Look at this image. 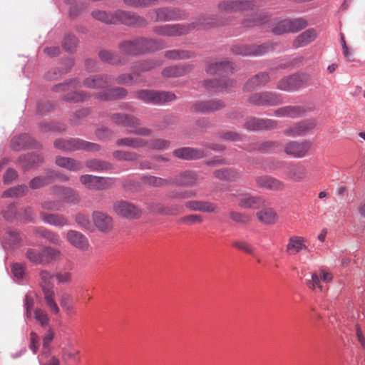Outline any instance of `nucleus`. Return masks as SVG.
<instances>
[{"label": "nucleus", "mask_w": 365, "mask_h": 365, "mask_svg": "<svg viewBox=\"0 0 365 365\" xmlns=\"http://www.w3.org/2000/svg\"><path fill=\"white\" fill-rule=\"evenodd\" d=\"M280 148V144L278 142L267 141L262 143L259 147V150L262 153H272L279 150Z\"/></svg>", "instance_id": "obj_56"}, {"label": "nucleus", "mask_w": 365, "mask_h": 365, "mask_svg": "<svg viewBox=\"0 0 365 365\" xmlns=\"http://www.w3.org/2000/svg\"><path fill=\"white\" fill-rule=\"evenodd\" d=\"M317 37V33L314 29H308L299 34L294 41V48L303 47L313 41Z\"/></svg>", "instance_id": "obj_35"}, {"label": "nucleus", "mask_w": 365, "mask_h": 365, "mask_svg": "<svg viewBox=\"0 0 365 365\" xmlns=\"http://www.w3.org/2000/svg\"><path fill=\"white\" fill-rule=\"evenodd\" d=\"M265 93V104L267 106H274L283 103V99L280 95L272 92Z\"/></svg>", "instance_id": "obj_53"}, {"label": "nucleus", "mask_w": 365, "mask_h": 365, "mask_svg": "<svg viewBox=\"0 0 365 365\" xmlns=\"http://www.w3.org/2000/svg\"><path fill=\"white\" fill-rule=\"evenodd\" d=\"M34 232L53 245L59 246L63 242L57 233L44 227H36Z\"/></svg>", "instance_id": "obj_34"}, {"label": "nucleus", "mask_w": 365, "mask_h": 365, "mask_svg": "<svg viewBox=\"0 0 365 365\" xmlns=\"http://www.w3.org/2000/svg\"><path fill=\"white\" fill-rule=\"evenodd\" d=\"M235 84V82L232 80H228L227 82L224 83L222 84L220 83L218 80L214 79V80H206L204 82V85L206 88L211 89V88H227L229 87L233 86Z\"/></svg>", "instance_id": "obj_51"}, {"label": "nucleus", "mask_w": 365, "mask_h": 365, "mask_svg": "<svg viewBox=\"0 0 365 365\" xmlns=\"http://www.w3.org/2000/svg\"><path fill=\"white\" fill-rule=\"evenodd\" d=\"M66 241L75 248L80 250H87L89 247L88 238L81 232L69 230L65 235Z\"/></svg>", "instance_id": "obj_8"}, {"label": "nucleus", "mask_w": 365, "mask_h": 365, "mask_svg": "<svg viewBox=\"0 0 365 365\" xmlns=\"http://www.w3.org/2000/svg\"><path fill=\"white\" fill-rule=\"evenodd\" d=\"M245 127L250 130H271L277 127V121L272 119L250 118Z\"/></svg>", "instance_id": "obj_10"}, {"label": "nucleus", "mask_w": 365, "mask_h": 365, "mask_svg": "<svg viewBox=\"0 0 365 365\" xmlns=\"http://www.w3.org/2000/svg\"><path fill=\"white\" fill-rule=\"evenodd\" d=\"M307 110L302 106H288L276 109L274 112L277 117L298 118L302 116Z\"/></svg>", "instance_id": "obj_20"}, {"label": "nucleus", "mask_w": 365, "mask_h": 365, "mask_svg": "<svg viewBox=\"0 0 365 365\" xmlns=\"http://www.w3.org/2000/svg\"><path fill=\"white\" fill-rule=\"evenodd\" d=\"M55 174L53 170H50L48 172L46 176H39L34 178L30 182V186L33 189L40 188L46 185H48L51 182L52 176Z\"/></svg>", "instance_id": "obj_45"}, {"label": "nucleus", "mask_w": 365, "mask_h": 365, "mask_svg": "<svg viewBox=\"0 0 365 365\" xmlns=\"http://www.w3.org/2000/svg\"><path fill=\"white\" fill-rule=\"evenodd\" d=\"M142 179L145 183L154 187L170 186L172 185L173 182L171 177L168 178H162L152 175H145Z\"/></svg>", "instance_id": "obj_41"}, {"label": "nucleus", "mask_w": 365, "mask_h": 365, "mask_svg": "<svg viewBox=\"0 0 365 365\" xmlns=\"http://www.w3.org/2000/svg\"><path fill=\"white\" fill-rule=\"evenodd\" d=\"M255 6L253 1H240V0H227L221 2L219 8L222 11H244L252 9Z\"/></svg>", "instance_id": "obj_13"}, {"label": "nucleus", "mask_w": 365, "mask_h": 365, "mask_svg": "<svg viewBox=\"0 0 365 365\" xmlns=\"http://www.w3.org/2000/svg\"><path fill=\"white\" fill-rule=\"evenodd\" d=\"M113 210L118 215L129 219L139 217L141 215V211L138 207L133 203L123 200L114 202Z\"/></svg>", "instance_id": "obj_7"}, {"label": "nucleus", "mask_w": 365, "mask_h": 365, "mask_svg": "<svg viewBox=\"0 0 365 365\" xmlns=\"http://www.w3.org/2000/svg\"><path fill=\"white\" fill-rule=\"evenodd\" d=\"M56 164L61 168L71 172H78L83 169V163L71 158L58 156L56 158Z\"/></svg>", "instance_id": "obj_28"}, {"label": "nucleus", "mask_w": 365, "mask_h": 365, "mask_svg": "<svg viewBox=\"0 0 365 365\" xmlns=\"http://www.w3.org/2000/svg\"><path fill=\"white\" fill-rule=\"evenodd\" d=\"M6 240L8 241V243L11 246H14L20 242L21 238L19 237V232L16 230H9L7 232Z\"/></svg>", "instance_id": "obj_61"}, {"label": "nucleus", "mask_w": 365, "mask_h": 365, "mask_svg": "<svg viewBox=\"0 0 365 365\" xmlns=\"http://www.w3.org/2000/svg\"><path fill=\"white\" fill-rule=\"evenodd\" d=\"M137 74L135 73H133L131 74H122L119 76L115 79V83L118 84H129L134 83H138L140 81H138L136 78Z\"/></svg>", "instance_id": "obj_57"}, {"label": "nucleus", "mask_w": 365, "mask_h": 365, "mask_svg": "<svg viewBox=\"0 0 365 365\" xmlns=\"http://www.w3.org/2000/svg\"><path fill=\"white\" fill-rule=\"evenodd\" d=\"M285 27L287 30H289V32H297L307 26V21L303 19H295L290 20L289 22H285Z\"/></svg>", "instance_id": "obj_48"}, {"label": "nucleus", "mask_w": 365, "mask_h": 365, "mask_svg": "<svg viewBox=\"0 0 365 365\" xmlns=\"http://www.w3.org/2000/svg\"><path fill=\"white\" fill-rule=\"evenodd\" d=\"M188 27L181 24H167L154 28L153 31L160 36H177L188 32Z\"/></svg>", "instance_id": "obj_12"}, {"label": "nucleus", "mask_w": 365, "mask_h": 365, "mask_svg": "<svg viewBox=\"0 0 365 365\" xmlns=\"http://www.w3.org/2000/svg\"><path fill=\"white\" fill-rule=\"evenodd\" d=\"M233 70L232 64L228 61H220L210 63L206 71L211 75L219 74L222 75L232 72Z\"/></svg>", "instance_id": "obj_31"}, {"label": "nucleus", "mask_w": 365, "mask_h": 365, "mask_svg": "<svg viewBox=\"0 0 365 365\" xmlns=\"http://www.w3.org/2000/svg\"><path fill=\"white\" fill-rule=\"evenodd\" d=\"M87 95L85 93H71L64 96V99L66 101L71 102V103H76L79 101H83L85 99L87 98Z\"/></svg>", "instance_id": "obj_60"}, {"label": "nucleus", "mask_w": 365, "mask_h": 365, "mask_svg": "<svg viewBox=\"0 0 365 365\" xmlns=\"http://www.w3.org/2000/svg\"><path fill=\"white\" fill-rule=\"evenodd\" d=\"M185 206L190 211L202 212H216L218 211L217 206L206 200H189L185 203Z\"/></svg>", "instance_id": "obj_14"}, {"label": "nucleus", "mask_w": 365, "mask_h": 365, "mask_svg": "<svg viewBox=\"0 0 365 365\" xmlns=\"http://www.w3.org/2000/svg\"><path fill=\"white\" fill-rule=\"evenodd\" d=\"M43 263L48 264L59 259L61 257V252L53 247L46 246L43 247Z\"/></svg>", "instance_id": "obj_43"}, {"label": "nucleus", "mask_w": 365, "mask_h": 365, "mask_svg": "<svg viewBox=\"0 0 365 365\" xmlns=\"http://www.w3.org/2000/svg\"><path fill=\"white\" fill-rule=\"evenodd\" d=\"M54 194L63 201L71 203H77L80 201L78 193L70 187H54Z\"/></svg>", "instance_id": "obj_24"}, {"label": "nucleus", "mask_w": 365, "mask_h": 365, "mask_svg": "<svg viewBox=\"0 0 365 365\" xmlns=\"http://www.w3.org/2000/svg\"><path fill=\"white\" fill-rule=\"evenodd\" d=\"M36 320L41 325L46 326L48 323V317L45 311L36 309L34 312Z\"/></svg>", "instance_id": "obj_62"}, {"label": "nucleus", "mask_w": 365, "mask_h": 365, "mask_svg": "<svg viewBox=\"0 0 365 365\" xmlns=\"http://www.w3.org/2000/svg\"><path fill=\"white\" fill-rule=\"evenodd\" d=\"M173 153L176 158L187 160L201 158L205 155L203 150L190 147L176 149Z\"/></svg>", "instance_id": "obj_23"}, {"label": "nucleus", "mask_w": 365, "mask_h": 365, "mask_svg": "<svg viewBox=\"0 0 365 365\" xmlns=\"http://www.w3.org/2000/svg\"><path fill=\"white\" fill-rule=\"evenodd\" d=\"M303 85V81L299 76H291L283 78L278 81V89L285 91H293L299 89Z\"/></svg>", "instance_id": "obj_18"}, {"label": "nucleus", "mask_w": 365, "mask_h": 365, "mask_svg": "<svg viewBox=\"0 0 365 365\" xmlns=\"http://www.w3.org/2000/svg\"><path fill=\"white\" fill-rule=\"evenodd\" d=\"M232 245L238 250H242L247 254L252 255L254 253V247L247 242L237 240L234 242Z\"/></svg>", "instance_id": "obj_59"}, {"label": "nucleus", "mask_w": 365, "mask_h": 365, "mask_svg": "<svg viewBox=\"0 0 365 365\" xmlns=\"http://www.w3.org/2000/svg\"><path fill=\"white\" fill-rule=\"evenodd\" d=\"M306 240L304 237L297 235L291 236L286 246V251L290 255H296L302 250H307V246L305 245Z\"/></svg>", "instance_id": "obj_27"}, {"label": "nucleus", "mask_w": 365, "mask_h": 365, "mask_svg": "<svg viewBox=\"0 0 365 365\" xmlns=\"http://www.w3.org/2000/svg\"><path fill=\"white\" fill-rule=\"evenodd\" d=\"M168 46L165 41L153 38H139L133 41H126L120 45L123 53L136 55L147 51L163 49Z\"/></svg>", "instance_id": "obj_2"}, {"label": "nucleus", "mask_w": 365, "mask_h": 365, "mask_svg": "<svg viewBox=\"0 0 365 365\" xmlns=\"http://www.w3.org/2000/svg\"><path fill=\"white\" fill-rule=\"evenodd\" d=\"M77 44H78V40L76 38V36H74L73 35H70V34L66 35L65 36V38H64V41L63 43V46L66 51H69V52H73L75 50V48H76Z\"/></svg>", "instance_id": "obj_55"}, {"label": "nucleus", "mask_w": 365, "mask_h": 365, "mask_svg": "<svg viewBox=\"0 0 365 365\" xmlns=\"http://www.w3.org/2000/svg\"><path fill=\"white\" fill-rule=\"evenodd\" d=\"M127 95V91L123 88H115L106 91L105 93H99L97 98L102 100H114L124 98Z\"/></svg>", "instance_id": "obj_40"}, {"label": "nucleus", "mask_w": 365, "mask_h": 365, "mask_svg": "<svg viewBox=\"0 0 365 365\" xmlns=\"http://www.w3.org/2000/svg\"><path fill=\"white\" fill-rule=\"evenodd\" d=\"M316 125L314 120H306L294 124L284 130V134L289 136L302 135L313 129Z\"/></svg>", "instance_id": "obj_15"}, {"label": "nucleus", "mask_w": 365, "mask_h": 365, "mask_svg": "<svg viewBox=\"0 0 365 365\" xmlns=\"http://www.w3.org/2000/svg\"><path fill=\"white\" fill-rule=\"evenodd\" d=\"M78 86H80L79 83L74 80L69 83L57 85L54 87L53 89L56 91H72L73 88H76Z\"/></svg>", "instance_id": "obj_63"}, {"label": "nucleus", "mask_w": 365, "mask_h": 365, "mask_svg": "<svg viewBox=\"0 0 365 365\" xmlns=\"http://www.w3.org/2000/svg\"><path fill=\"white\" fill-rule=\"evenodd\" d=\"M269 81V75L266 73H261L251 78L245 84V89L251 91L257 89Z\"/></svg>", "instance_id": "obj_37"}, {"label": "nucleus", "mask_w": 365, "mask_h": 365, "mask_svg": "<svg viewBox=\"0 0 365 365\" xmlns=\"http://www.w3.org/2000/svg\"><path fill=\"white\" fill-rule=\"evenodd\" d=\"M11 272L16 280L24 279L26 277L25 267L20 263H14L11 265Z\"/></svg>", "instance_id": "obj_54"}, {"label": "nucleus", "mask_w": 365, "mask_h": 365, "mask_svg": "<svg viewBox=\"0 0 365 365\" xmlns=\"http://www.w3.org/2000/svg\"><path fill=\"white\" fill-rule=\"evenodd\" d=\"M92 16L97 20L106 24L122 23L126 25L143 26L146 24V21L141 16L121 10L114 13H107L103 11H95Z\"/></svg>", "instance_id": "obj_1"}, {"label": "nucleus", "mask_w": 365, "mask_h": 365, "mask_svg": "<svg viewBox=\"0 0 365 365\" xmlns=\"http://www.w3.org/2000/svg\"><path fill=\"white\" fill-rule=\"evenodd\" d=\"M156 0H123L125 4L131 7H145L153 4Z\"/></svg>", "instance_id": "obj_58"}, {"label": "nucleus", "mask_w": 365, "mask_h": 365, "mask_svg": "<svg viewBox=\"0 0 365 365\" xmlns=\"http://www.w3.org/2000/svg\"><path fill=\"white\" fill-rule=\"evenodd\" d=\"M111 119L115 123L127 128H134L140 124L138 118L125 114L115 113L111 116Z\"/></svg>", "instance_id": "obj_30"}, {"label": "nucleus", "mask_w": 365, "mask_h": 365, "mask_svg": "<svg viewBox=\"0 0 365 365\" xmlns=\"http://www.w3.org/2000/svg\"><path fill=\"white\" fill-rule=\"evenodd\" d=\"M229 198L236 199L238 206L242 209H257L264 205V201L260 197L253 196L246 192L231 193Z\"/></svg>", "instance_id": "obj_5"}, {"label": "nucleus", "mask_w": 365, "mask_h": 365, "mask_svg": "<svg viewBox=\"0 0 365 365\" xmlns=\"http://www.w3.org/2000/svg\"><path fill=\"white\" fill-rule=\"evenodd\" d=\"M213 174L215 177L222 180L236 181L240 178L238 172L228 168L217 170Z\"/></svg>", "instance_id": "obj_42"}, {"label": "nucleus", "mask_w": 365, "mask_h": 365, "mask_svg": "<svg viewBox=\"0 0 365 365\" xmlns=\"http://www.w3.org/2000/svg\"><path fill=\"white\" fill-rule=\"evenodd\" d=\"M192 69V65L185 64L182 66H174L165 68L163 70L162 74L165 77H176L183 76Z\"/></svg>", "instance_id": "obj_32"}, {"label": "nucleus", "mask_w": 365, "mask_h": 365, "mask_svg": "<svg viewBox=\"0 0 365 365\" xmlns=\"http://www.w3.org/2000/svg\"><path fill=\"white\" fill-rule=\"evenodd\" d=\"M178 18V13L174 9L162 8L158 9L155 11V21H166L176 19Z\"/></svg>", "instance_id": "obj_39"}, {"label": "nucleus", "mask_w": 365, "mask_h": 365, "mask_svg": "<svg viewBox=\"0 0 365 365\" xmlns=\"http://www.w3.org/2000/svg\"><path fill=\"white\" fill-rule=\"evenodd\" d=\"M229 217L233 222L241 225H246L251 220V217L250 215L233 210L230 211Z\"/></svg>", "instance_id": "obj_50"}, {"label": "nucleus", "mask_w": 365, "mask_h": 365, "mask_svg": "<svg viewBox=\"0 0 365 365\" xmlns=\"http://www.w3.org/2000/svg\"><path fill=\"white\" fill-rule=\"evenodd\" d=\"M40 217L43 222L55 227H62L70 225V221L63 215L41 212Z\"/></svg>", "instance_id": "obj_25"}, {"label": "nucleus", "mask_w": 365, "mask_h": 365, "mask_svg": "<svg viewBox=\"0 0 365 365\" xmlns=\"http://www.w3.org/2000/svg\"><path fill=\"white\" fill-rule=\"evenodd\" d=\"M223 107L224 103L217 100L200 101L192 106L191 110L197 113H206L216 111Z\"/></svg>", "instance_id": "obj_16"}, {"label": "nucleus", "mask_w": 365, "mask_h": 365, "mask_svg": "<svg viewBox=\"0 0 365 365\" xmlns=\"http://www.w3.org/2000/svg\"><path fill=\"white\" fill-rule=\"evenodd\" d=\"M41 286L45 297H53L56 294V289L52 284L53 275L46 270H43L40 273Z\"/></svg>", "instance_id": "obj_29"}, {"label": "nucleus", "mask_w": 365, "mask_h": 365, "mask_svg": "<svg viewBox=\"0 0 365 365\" xmlns=\"http://www.w3.org/2000/svg\"><path fill=\"white\" fill-rule=\"evenodd\" d=\"M135 96L146 103L153 104H162L176 99L175 95L168 91L140 90L136 91Z\"/></svg>", "instance_id": "obj_3"}, {"label": "nucleus", "mask_w": 365, "mask_h": 365, "mask_svg": "<svg viewBox=\"0 0 365 365\" xmlns=\"http://www.w3.org/2000/svg\"><path fill=\"white\" fill-rule=\"evenodd\" d=\"M259 222L267 225H274L277 220V214L272 208H265L256 213Z\"/></svg>", "instance_id": "obj_36"}, {"label": "nucleus", "mask_w": 365, "mask_h": 365, "mask_svg": "<svg viewBox=\"0 0 365 365\" xmlns=\"http://www.w3.org/2000/svg\"><path fill=\"white\" fill-rule=\"evenodd\" d=\"M113 156L118 160L125 161H136L140 158L137 153L126 150H115L113 153Z\"/></svg>", "instance_id": "obj_47"}, {"label": "nucleus", "mask_w": 365, "mask_h": 365, "mask_svg": "<svg viewBox=\"0 0 365 365\" xmlns=\"http://www.w3.org/2000/svg\"><path fill=\"white\" fill-rule=\"evenodd\" d=\"M148 142L149 148L159 150H166L170 145V142L169 140L160 138L151 139Z\"/></svg>", "instance_id": "obj_52"}, {"label": "nucleus", "mask_w": 365, "mask_h": 365, "mask_svg": "<svg viewBox=\"0 0 365 365\" xmlns=\"http://www.w3.org/2000/svg\"><path fill=\"white\" fill-rule=\"evenodd\" d=\"M43 248L38 250L35 248H29L26 252V257L31 263L35 264H44Z\"/></svg>", "instance_id": "obj_44"}, {"label": "nucleus", "mask_w": 365, "mask_h": 365, "mask_svg": "<svg viewBox=\"0 0 365 365\" xmlns=\"http://www.w3.org/2000/svg\"><path fill=\"white\" fill-rule=\"evenodd\" d=\"M86 166L90 171L101 172L113 169L111 163L99 159H91L86 162Z\"/></svg>", "instance_id": "obj_38"}, {"label": "nucleus", "mask_w": 365, "mask_h": 365, "mask_svg": "<svg viewBox=\"0 0 365 365\" xmlns=\"http://www.w3.org/2000/svg\"><path fill=\"white\" fill-rule=\"evenodd\" d=\"M255 182L258 187L270 190H282L284 188L283 182L270 176H258Z\"/></svg>", "instance_id": "obj_17"}, {"label": "nucleus", "mask_w": 365, "mask_h": 365, "mask_svg": "<svg viewBox=\"0 0 365 365\" xmlns=\"http://www.w3.org/2000/svg\"><path fill=\"white\" fill-rule=\"evenodd\" d=\"M26 190L25 186H19L16 187H12L4 192V197H17L23 195Z\"/></svg>", "instance_id": "obj_64"}, {"label": "nucleus", "mask_w": 365, "mask_h": 365, "mask_svg": "<svg viewBox=\"0 0 365 365\" xmlns=\"http://www.w3.org/2000/svg\"><path fill=\"white\" fill-rule=\"evenodd\" d=\"M110 83V78L108 76L97 75L87 78L83 85L91 89L101 90L107 88Z\"/></svg>", "instance_id": "obj_22"}, {"label": "nucleus", "mask_w": 365, "mask_h": 365, "mask_svg": "<svg viewBox=\"0 0 365 365\" xmlns=\"http://www.w3.org/2000/svg\"><path fill=\"white\" fill-rule=\"evenodd\" d=\"M80 182L87 189L101 190L110 187L114 184V179L86 174L80 177Z\"/></svg>", "instance_id": "obj_4"}, {"label": "nucleus", "mask_w": 365, "mask_h": 365, "mask_svg": "<svg viewBox=\"0 0 365 365\" xmlns=\"http://www.w3.org/2000/svg\"><path fill=\"white\" fill-rule=\"evenodd\" d=\"M312 147V142L309 140L289 141L284 147L285 153L294 158L304 157Z\"/></svg>", "instance_id": "obj_6"}, {"label": "nucleus", "mask_w": 365, "mask_h": 365, "mask_svg": "<svg viewBox=\"0 0 365 365\" xmlns=\"http://www.w3.org/2000/svg\"><path fill=\"white\" fill-rule=\"evenodd\" d=\"M165 56L169 59H186L195 56V53L189 51L183 50H171L168 51L165 53Z\"/></svg>", "instance_id": "obj_46"}, {"label": "nucleus", "mask_w": 365, "mask_h": 365, "mask_svg": "<svg viewBox=\"0 0 365 365\" xmlns=\"http://www.w3.org/2000/svg\"><path fill=\"white\" fill-rule=\"evenodd\" d=\"M197 194L193 190H173L168 192V196L170 199L185 200L196 197Z\"/></svg>", "instance_id": "obj_49"}, {"label": "nucleus", "mask_w": 365, "mask_h": 365, "mask_svg": "<svg viewBox=\"0 0 365 365\" xmlns=\"http://www.w3.org/2000/svg\"><path fill=\"white\" fill-rule=\"evenodd\" d=\"M285 175L289 180L294 182H301L307 177V169L299 163L289 165L287 167Z\"/></svg>", "instance_id": "obj_26"}, {"label": "nucleus", "mask_w": 365, "mask_h": 365, "mask_svg": "<svg viewBox=\"0 0 365 365\" xmlns=\"http://www.w3.org/2000/svg\"><path fill=\"white\" fill-rule=\"evenodd\" d=\"M45 303L51 312L55 314H58L60 312L58 304L62 309L67 313H70L73 308V304L70 298H45Z\"/></svg>", "instance_id": "obj_9"}, {"label": "nucleus", "mask_w": 365, "mask_h": 365, "mask_svg": "<svg viewBox=\"0 0 365 365\" xmlns=\"http://www.w3.org/2000/svg\"><path fill=\"white\" fill-rule=\"evenodd\" d=\"M172 185L192 186L196 184L197 177L193 171H184L175 177H171Z\"/></svg>", "instance_id": "obj_21"}, {"label": "nucleus", "mask_w": 365, "mask_h": 365, "mask_svg": "<svg viewBox=\"0 0 365 365\" xmlns=\"http://www.w3.org/2000/svg\"><path fill=\"white\" fill-rule=\"evenodd\" d=\"M92 219L97 229L102 232H109L113 227V218L106 213L95 211Z\"/></svg>", "instance_id": "obj_11"}, {"label": "nucleus", "mask_w": 365, "mask_h": 365, "mask_svg": "<svg viewBox=\"0 0 365 365\" xmlns=\"http://www.w3.org/2000/svg\"><path fill=\"white\" fill-rule=\"evenodd\" d=\"M68 151L83 150L86 151L96 152L100 150V146L93 143L85 141L79 138L68 139Z\"/></svg>", "instance_id": "obj_19"}, {"label": "nucleus", "mask_w": 365, "mask_h": 365, "mask_svg": "<svg viewBox=\"0 0 365 365\" xmlns=\"http://www.w3.org/2000/svg\"><path fill=\"white\" fill-rule=\"evenodd\" d=\"M148 140L139 137L123 138L117 140L116 145L118 146H125L138 149L148 145Z\"/></svg>", "instance_id": "obj_33"}]
</instances>
